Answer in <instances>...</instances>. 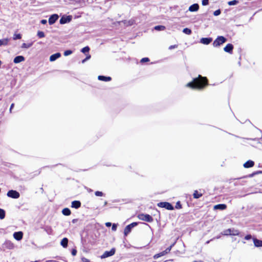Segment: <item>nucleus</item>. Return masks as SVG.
<instances>
[{"mask_svg":"<svg viewBox=\"0 0 262 262\" xmlns=\"http://www.w3.org/2000/svg\"><path fill=\"white\" fill-rule=\"evenodd\" d=\"M207 85V78L199 75L198 77L193 78L192 81L188 83L186 86L192 89L202 90Z\"/></svg>","mask_w":262,"mask_h":262,"instance_id":"f257e3e1","label":"nucleus"},{"mask_svg":"<svg viewBox=\"0 0 262 262\" xmlns=\"http://www.w3.org/2000/svg\"><path fill=\"white\" fill-rule=\"evenodd\" d=\"M227 41V39L223 36H218L214 40L212 45L214 47L217 48L225 43Z\"/></svg>","mask_w":262,"mask_h":262,"instance_id":"f03ea898","label":"nucleus"},{"mask_svg":"<svg viewBox=\"0 0 262 262\" xmlns=\"http://www.w3.org/2000/svg\"><path fill=\"white\" fill-rule=\"evenodd\" d=\"M138 217L139 220L151 223L154 221L153 217L148 214L140 213L138 214Z\"/></svg>","mask_w":262,"mask_h":262,"instance_id":"7ed1b4c3","label":"nucleus"},{"mask_svg":"<svg viewBox=\"0 0 262 262\" xmlns=\"http://www.w3.org/2000/svg\"><path fill=\"white\" fill-rule=\"evenodd\" d=\"M239 233L237 230L230 228L223 231L222 234L224 235H237L239 234Z\"/></svg>","mask_w":262,"mask_h":262,"instance_id":"20e7f679","label":"nucleus"},{"mask_svg":"<svg viewBox=\"0 0 262 262\" xmlns=\"http://www.w3.org/2000/svg\"><path fill=\"white\" fill-rule=\"evenodd\" d=\"M157 206L161 208H164L168 210H172L174 209L173 206L168 202H162L158 203Z\"/></svg>","mask_w":262,"mask_h":262,"instance_id":"39448f33","label":"nucleus"},{"mask_svg":"<svg viewBox=\"0 0 262 262\" xmlns=\"http://www.w3.org/2000/svg\"><path fill=\"white\" fill-rule=\"evenodd\" d=\"M14 248V245L13 243L9 240H6L2 245V249L3 250H5L6 249L11 250Z\"/></svg>","mask_w":262,"mask_h":262,"instance_id":"423d86ee","label":"nucleus"},{"mask_svg":"<svg viewBox=\"0 0 262 262\" xmlns=\"http://www.w3.org/2000/svg\"><path fill=\"white\" fill-rule=\"evenodd\" d=\"M138 225V223L133 222L126 226L124 230V234L127 236L131 231L133 228L136 227Z\"/></svg>","mask_w":262,"mask_h":262,"instance_id":"0eeeda50","label":"nucleus"},{"mask_svg":"<svg viewBox=\"0 0 262 262\" xmlns=\"http://www.w3.org/2000/svg\"><path fill=\"white\" fill-rule=\"evenodd\" d=\"M7 195L8 197L12 199H18L20 196V194L16 190H10L7 192Z\"/></svg>","mask_w":262,"mask_h":262,"instance_id":"6e6552de","label":"nucleus"},{"mask_svg":"<svg viewBox=\"0 0 262 262\" xmlns=\"http://www.w3.org/2000/svg\"><path fill=\"white\" fill-rule=\"evenodd\" d=\"M116 251L115 248H113L111 249L110 251H106L104 252V253L101 256V258H105L106 257L113 256L115 254Z\"/></svg>","mask_w":262,"mask_h":262,"instance_id":"1a4fd4ad","label":"nucleus"},{"mask_svg":"<svg viewBox=\"0 0 262 262\" xmlns=\"http://www.w3.org/2000/svg\"><path fill=\"white\" fill-rule=\"evenodd\" d=\"M72 20V17L70 15L69 16H62L60 19L59 22L60 24H65L69 23Z\"/></svg>","mask_w":262,"mask_h":262,"instance_id":"9d476101","label":"nucleus"},{"mask_svg":"<svg viewBox=\"0 0 262 262\" xmlns=\"http://www.w3.org/2000/svg\"><path fill=\"white\" fill-rule=\"evenodd\" d=\"M59 16L56 14L51 15L49 18V24L50 25L54 24L58 19Z\"/></svg>","mask_w":262,"mask_h":262,"instance_id":"9b49d317","label":"nucleus"},{"mask_svg":"<svg viewBox=\"0 0 262 262\" xmlns=\"http://www.w3.org/2000/svg\"><path fill=\"white\" fill-rule=\"evenodd\" d=\"M233 45L231 43L227 44L224 48V51L229 54H232L233 50Z\"/></svg>","mask_w":262,"mask_h":262,"instance_id":"f8f14e48","label":"nucleus"},{"mask_svg":"<svg viewBox=\"0 0 262 262\" xmlns=\"http://www.w3.org/2000/svg\"><path fill=\"white\" fill-rule=\"evenodd\" d=\"M13 235L16 240L20 241L23 238V233L21 231L15 232Z\"/></svg>","mask_w":262,"mask_h":262,"instance_id":"ddd939ff","label":"nucleus"},{"mask_svg":"<svg viewBox=\"0 0 262 262\" xmlns=\"http://www.w3.org/2000/svg\"><path fill=\"white\" fill-rule=\"evenodd\" d=\"M212 41L211 37H203L200 39V42L204 45H209Z\"/></svg>","mask_w":262,"mask_h":262,"instance_id":"4468645a","label":"nucleus"},{"mask_svg":"<svg viewBox=\"0 0 262 262\" xmlns=\"http://www.w3.org/2000/svg\"><path fill=\"white\" fill-rule=\"evenodd\" d=\"M199 9V5L198 4H193L189 7V11L190 12L197 11Z\"/></svg>","mask_w":262,"mask_h":262,"instance_id":"2eb2a0df","label":"nucleus"},{"mask_svg":"<svg viewBox=\"0 0 262 262\" xmlns=\"http://www.w3.org/2000/svg\"><path fill=\"white\" fill-rule=\"evenodd\" d=\"M25 60V57L23 56L19 55L16 56L13 60V62L15 63H18L21 61H23Z\"/></svg>","mask_w":262,"mask_h":262,"instance_id":"dca6fc26","label":"nucleus"},{"mask_svg":"<svg viewBox=\"0 0 262 262\" xmlns=\"http://www.w3.org/2000/svg\"><path fill=\"white\" fill-rule=\"evenodd\" d=\"M213 208H214V210L219 209V210H225V209H226L227 205L224 204H217V205L214 206Z\"/></svg>","mask_w":262,"mask_h":262,"instance_id":"f3484780","label":"nucleus"},{"mask_svg":"<svg viewBox=\"0 0 262 262\" xmlns=\"http://www.w3.org/2000/svg\"><path fill=\"white\" fill-rule=\"evenodd\" d=\"M61 56V54L60 53H56L55 54H52L50 57V61L52 62L55 61L57 59L59 58Z\"/></svg>","mask_w":262,"mask_h":262,"instance_id":"a211bd4d","label":"nucleus"},{"mask_svg":"<svg viewBox=\"0 0 262 262\" xmlns=\"http://www.w3.org/2000/svg\"><path fill=\"white\" fill-rule=\"evenodd\" d=\"M81 204V202L79 201H74L72 202L71 207L75 209H78L80 207Z\"/></svg>","mask_w":262,"mask_h":262,"instance_id":"6ab92c4d","label":"nucleus"},{"mask_svg":"<svg viewBox=\"0 0 262 262\" xmlns=\"http://www.w3.org/2000/svg\"><path fill=\"white\" fill-rule=\"evenodd\" d=\"M254 165V162L252 160H248L244 164V167L246 168L252 167Z\"/></svg>","mask_w":262,"mask_h":262,"instance_id":"aec40b11","label":"nucleus"},{"mask_svg":"<svg viewBox=\"0 0 262 262\" xmlns=\"http://www.w3.org/2000/svg\"><path fill=\"white\" fill-rule=\"evenodd\" d=\"M98 79L101 81H110L111 80L112 78L110 76H103V75H99L98 77Z\"/></svg>","mask_w":262,"mask_h":262,"instance_id":"412c9836","label":"nucleus"},{"mask_svg":"<svg viewBox=\"0 0 262 262\" xmlns=\"http://www.w3.org/2000/svg\"><path fill=\"white\" fill-rule=\"evenodd\" d=\"M254 246L256 247H260L262 246V241L256 238L253 239Z\"/></svg>","mask_w":262,"mask_h":262,"instance_id":"4be33fe9","label":"nucleus"},{"mask_svg":"<svg viewBox=\"0 0 262 262\" xmlns=\"http://www.w3.org/2000/svg\"><path fill=\"white\" fill-rule=\"evenodd\" d=\"M68 239L67 237H64L61 240L60 242V245L63 248H67L68 247Z\"/></svg>","mask_w":262,"mask_h":262,"instance_id":"5701e85b","label":"nucleus"},{"mask_svg":"<svg viewBox=\"0 0 262 262\" xmlns=\"http://www.w3.org/2000/svg\"><path fill=\"white\" fill-rule=\"evenodd\" d=\"M62 213L63 215L68 216L70 215L71 213V211L68 208H65L62 209Z\"/></svg>","mask_w":262,"mask_h":262,"instance_id":"b1692460","label":"nucleus"},{"mask_svg":"<svg viewBox=\"0 0 262 262\" xmlns=\"http://www.w3.org/2000/svg\"><path fill=\"white\" fill-rule=\"evenodd\" d=\"M9 39L8 38H4L0 39V46H6L8 45Z\"/></svg>","mask_w":262,"mask_h":262,"instance_id":"393cba45","label":"nucleus"},{"mask_svg":"<svg viewBox=\"0 0 262 262\" xmlns=\"http://www.w3.org/2000/svg\"><path fill=\"white\" fill-rule=\"evenodd\" d=\"M203 195L202 193H199L197 190H194L193 196L194 199H199Z\"/></svg>","mask_w":262,"mask_h":262,"instance_id":"a878e982","label":"nucleus"},{"mask_svg":"<svg viewBox=\"0 0 262 262\" xmlns=\"http://www.w3.org/2000/svg\"><path fill=\"white\" fill-rule=\"evenodd\" d=\"M165 28V27L162 25H158L154 27L155 30L157 31H163L164 30Z\"/></svg>","mask_w":262,"mask_h":262,"instance_id":"bb28decb","label":"nucleus"},{"mask_svg":"<svg viewBox=\"0 0 262 262\" xmlns=\"http://www.w3.org/2000/svg\"><path fill=\"white\" fill-rule=\"evenodd\" d=\"M33 45V42H31V43H23L22 45H21V48H25V49H28L29 48H30Z\"/></svg>","mask_w":262,"mask_h":262,"instance_id":"cd10ccee","label":"nucleus"},{"mask_svg":"<svg viewBox=\"0 0 262 262\" xmlns=\"http://www.w3.org/2000/svg\"><path fill=\"white\" fill-rule=\"evenodd\" d=\"M6 212L3 209L0 208V219L3 220L5 217Z\"/></svg>","mask_w":262,"mask_h":262,"instance_id":"c85d7f7f","label":"nucleus"},{"mask_svg":"<svg viewBox=\"0 0 262 262\" xmlns=\"http://www.w3.org/2000/svg\"><path fill=\"white\" fill-rule=\"evenodd\" d=\"M165 255V254L164 252V251H162V252H160V253H158V254H155V255L154 256V258L155 259H156L158 258L159 257H161V256H164V255Z\"/></svg>","mask_w":262,"mask_h":262,"instance_id":"c756f323","label":"nucleus"},{"mask_svg":"<svg viewBox=\"0 0 262 262\" xmlns=\"http://www.w3.org/2000/svg\"><path fill=\"white\" fill-rule=\"evenodd\" d=\"M183 32L186 34L190 35L191 34L192 31H191V29L186 28L183 30Z\"/></svg>","mask_w":262,"mask_h":262,"instance_id":"7c9ffc66","label":"nucleus"},{"mask_svg":"<svg viewBox=\"0 0 262 262\" xmlns=\"http://www.w3.org/2000/svg\"><path fill=\"white\" fill-rule=\"evenodd\" d=\"M238 3H239V2L237 0H233V1H231L228 2V4L229 6H233V5H237Z\"/></svg>","mask_w":262,"mask_h":262,"instance_id":"2f4dec72","label":"nucleus"},{"mask_svg":"<svg viewBox=\"0 0 262 262\" xmlns=\"http://www.w3.org/2000/svg\"><path fill=\"white\" fill-rule=\"evenodd\" d=\"M174 244V243L172 244L169 247L167 248L165 250L163 251L164 252L165 255L170 252V251L172 247L173 246Z\"/></svg>","mask_w":262,"mask_h":262,"instance_id":"473e14b6","label":"nucleus"},{"mask_svg":"<svg viewBox=\"0 0 262 262\" xmlns=\"http://www.w3.org/2000/svg\"><path fill=\"white\" fill-rule=\"evenodd\" d=\"M174 244V243L172 244L169 247L167 248L165 250L163 251L164 252L165 255L170 252V251L172 247L173 246Z\"/></svg>","mask_w":262,"mask_h":262,"instance_id":"72a5a7b5","label":"nucleus"},{"mask_svg":"<svg viewBox=\"0 0 262 262\" xmlns=\"http://www.w3.org/2000/svg\"><path fill=\"white\" fill-rule=\"evenodd\" d=\"M174 244V243L172 244L169 247L167 248L165 250L163 251L164 252L165 255L170 252V251L172 247L173 246Z\"/></svg>","mask_w":262,"mask_h":262,"instance_id":"f704fd0d","label":"nucleus"},{"mask_svg":"<svg viewBox=\"0 0 262 262\" xmlns=\"http://www.w3.org/2000/svg\"><path fill=\"white\" fill-rule=\"evenodd\" d=\"M174 244V243L172 244L169 247L167 248L165 250L163 251L164 252L165 255L170 252V251L172 247L173 246Z\"/></svg>","mask_w":262,"mask_h":262,"instance_id":"c9c22d12","label":"nucleus"},{"mask_svg":"<svg viewBox=\"0 0 262 262\" xmlns=\"http://www.w3.org/2000/svg\"><path fill=\"white\" fill-rule=\"evenodd\" d=\"M37 35L40 38H43L45 36L44 32L43 31H38L37 32Z\"/></svg>","mask_w":262,"mask_h":262,"instance_id":"e433bc0d","label":"nucleus"},{"mask_svg":"<svg viewBox=\"0 0 262 262\" xmlns=\"http://www.w3.org/2000/svg\"><path fill=\"white\" fill-rule=\"evenodd\" d=\"M90 48L88 47V46H86V47H85L84 48H83L81 51L83 53H86L87 52H89V51H90Z\"/></svg>","mask_w":262,"mask_h":262,"instance_id":"4c0bfd02","label":"nucleus"},{"mask_svg":"<svg viewBox=\"0 0 262 262\" xmlns=\"http://www.w3.org/2000/svg\"><path fill=\"white\" fill-rule=\"evenodd\" d=\"M21 38V35L20 34H15L13 36V39H20Z\"/></svg>","mask_w":262,"mask_h":262,"instance_id":"58836bf2","label":"nucleus"},{"mask_svg":"<svg viewBox=\"0 0 262 262\" xmlns=\"http://www.w3.org/2000/svg\"><path fill=\"white\" fill-rule=\"evenodd\" d=\"M72 53V51H71L70 50H68L64 52L63 55L65 56H67L71 55Z\"/></svg>","mask_w":262,"mask_h":262,"instance_id":"ea45409f","label":"nucleus"},{"mask_svg":"<svg viewBox=\"0 0 262 262\" xmlns=\"http://www.w3.org/2000/svg\"><path fill=\"white\" fill-rule=\"evenodd\" d=\"M95 194L96 196H102L104 195L102 192L99 191H95Z\"/></svg>","mask_w":262,"mask_h":262,"instance_id":"a19ab883","label":"nucleus"},{"mask_svg":"<svg viewBox=\"0 0 262 262\" xmlns=\"http://www.w3.org/2000/svg\"><path fill=\"white\" fill-rule=\"evenodd\" d=\"M262 173V171H256V172H253L251 174H250L248 176H247L248 177H249V178H251V177H253L254 176H255V174H258V173Z\"/></svg>","mask_w":262,"mask_h":262,"instance_id":"79ce46f5","label":"nucleus"},{"mask_svg":"<svg viewBox=\"0 0 262 262\" xmlns=\"http://www.w3.org/2000/svg\"><path fill=\"white\" fill-rule=\"evenodd\" d=\"M182 205L181 204V202L180 201H178L176 203V206H175V208L176 209H181L182 208Z\"/></svg>","mask_w":262,"mask_h":262,"instance_id":"37998d69","label":"nucleus"},{"mask_svg":"<svg viewBox=\"0 0 262 262\" xmlns=\"http://www.w3.org/2000/svg\"><path fill=\"white\" fill-rule=\"evenodd\" d=\"M221 13V11L220 9H217L216 10V11H215L214 12H213V14L215 16H218Z\"/></svg>","mask_w":262,"mask_h":262,"instance_id":"c03bdc74","label":"nucleus"},{"mask_svg":"<svg viewBox=\"0 0 262 262\" xmlns=\"http://www.w3.org/2000/svg\"><path fill=\"white\" fill-rule=\"evenodd\" d=\"M149 61V59L147 57H144L141 59L140 62L141 63H144L145 62H148Z\"/></svg>","mask_w":262,"mask_h":262,"instance_id":"a18cd8bd","label":"nucleus"},{"mask_svg":"<svg viewBox=\"0 0 262 262\" xmlns=\"http://www.w3.org/2000/svg\"><path fill=\"white\" fill-rule=\"evenodd\" d=\"M202 4L203 6H207L209 4V0H202Z\"/></svg>","mask_w":262,"mask_h":262,"instance_id":"49530a36","label":"nucleus"},{"mask_svg":"<svg viewBox=\"0 0 262 262\" xmlns=\"http://www.w3.org/2000/svg\"><path fill=\"white\" fill-rule=\"evenodd\" d=\"M117 225L116 224H113L112 225V230L114 231H116L117 230Z\"/></svg>","mask_w":262,"mask_h":262,"instance_id":"de8ad7c7","label":"nucleus"},{"mask_svg":"<svg viewBox=\"0 0 262 262\" xmlns=\"http://www.w3.org/2000/svg\"><path fill=\"white\" fill-rule=\"evenodd\" d=\"M72 255L75 256L77 254V250L76 249H73L71 251Z\"/></svg>","mask_w":262,"mask_h":262,"instance_id":"09e8293b","label":"nucleus"},{"mask_svg":"<svg viewBox=\"0 0 262 262\" xmlns=\"http://www.w3.org/2000/svg\"><path fill=\"white\" fill-rule=\"evenodd\" d=\"M91 58V55H88L86 56V58L85 59H84L82 61V63H84V62H85L86 60H88V59H90Z\"/></svg>","mask_w":262,"mask_h":262,"instance_id":"8fccbe9b","label":"nucleus"},{"mask_svg":"<svg viewBox=\"0 0 262 262\" xmlns=\"http://www.w3.org/2000/svg\"><path fill=\"white\" fill-rule=\"evenodd\" d=\"M252 238V236L250 234L247 235L245 236V239L246 240H249Z\"/></svg>","mask_w":262,"mask_h":262,"instance_id":"3c124183","label":"nucleus"},{"mask_svg":"<svg viewBox=\"0 0 262 262\" xmlns=\"http://www.w3.org/2000/svg\"><path fill=\"white\" fill-rule=\"evenodd\" d=\"M177 47H178V46H177V45H171V46H169V48H168V49H169V50H172V49H174V48H177Z\"/></svg>","mask_w":262,"mask_h":262,"instance_id":"603ef678","label":"nucleus"},{"mask_svg":"<svg viewBox=\"0 0 262 262\" xmlns=\"http://www.w3.org/2000/svg\"><path fill=\"white\" fill-rule=\"evenodd\" d=\"M40 23L41 24L45 25L47 24V21L46 19H42L41 20Z\"/></svg>","mask_w":262,"mask_h":262,"instance_id":"864d4df0","label":"nucleus"},{"mask_svg":"<svg viewBox=\"0 0 262 262\" xmlns=\"http://www.w3.org/2000/svg\"><path fill=\"white\" fill-rule=\"evenodd\" d=\"M105 226L107 227H110L112 226V223L111 222H107L105 223Z\"/></svg>","mask_w":262,"mask_h":262,"instance_id":"5fc2aeb1","label":"nucleus"},{"mask_svg":"<svg viewBox=\"0 0 262 262\" xmlns=\"http://www.w3.org/2000/svg\"><path fill=\"white\" fill-rule=\"evenodd\" d=\"M46 231L47 232L48 234H51L52 229L50 228L48 230H46Z\"/></svg>","mask_w":262,"mask_h":262,"instance_id":"6e6d98bb","label":"nucleus"},{"mask_svg":"<svg viewBox=\"0 0 262 262\" xmlns=\"http://www.w3.org/2000/svg\"><path fill=\"white\" fill-rule=\"evenodd\" d=\"M14 106V103H12L11 106H10V112H11V110L13 108Z\"/></svg>","mask_w":262,"mask_h":262,"instance_id":"4d7b16f0","label":"nucleus"},{"mask_svg":"<svg viewBox=\"0 0 262 262\" xmlns=\"http://www.w3.org/2000/svg\"><path fill=\"white\" fill-rule=\"evenodd\" d=\"M77 219H73V220H72V222H73V223H75L76 222H77Z\"/></svg>","mask_w":262,"mask_h":262,"instance_id":"13d9d810","label":"nucleus"},{"mask_svg":"<svg viewBox=\"0 0 262 262\" xmlns=\"http://www.w3.org/2000/svg\"><path fill=\"white\" fill-rule=\"evenodd\" d=\"M107 204V201H105L104 203V206H106Z\"/></svg>","mask_w":262,"mask_h":262,"instance_id":"bf43d9fd","label":"nucleus"},{"mask_svg":"<svg viewBox=\"0 0 262 262\" xmlns=\"http://www.w3.org/2000/svg\"><path fill=\"white\" fill-rule=\"evenodd\" d=\"M209 243V241H207V242H206V243H207V244H208V243Z\"/></svg>","mask_w":262,"mask_h":262,"instance_id":"052dcab7","label":"nucleus"}]
</instances>
